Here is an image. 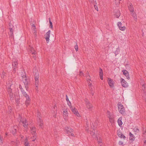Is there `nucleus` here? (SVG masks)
<instances>
[{
    "label": "nucleus",
    "mask_w": 146,
    "mask_h": 146,
    "mask_svg": "<svg viewBox=\"0 0 146 146\" xmlns=\"http://www.w3.org/2000/svg\"><path fill=\"white\" fill-rule=\"evenodd\" d=\"M122 120V117H119L118 119L117 123L121 127L122 124L123 123L121 121Z\"/></svg>",
    "instance_id": "obj_21"
},
{
    "label": "nucleus",
    "mask_w": 146,
    "mask_h": 146,
    "mask_svg": "<svg viewBox=\"0 0 146 146\" xmlns=\"http://www.w3.org/2000/svg\"><path fill=\"white\" fill-rule=\"evenodd\" d=\"M22 79H24L25 81L23 82L25 85H28L29 83V80L28 79V78L26 76V74L25 71L24 70L23 72H22V74H21Z\"/></svg>",
    "instance_id": "obj_3"
},
{
    "label": "nucleus",
    "mask_w": 146,
    "mask_h": 146,
    "mask_svg": "<svg viewBox=\"0 0 146 146\" xmlns=\"http://www.w3.org/2000/svg\"><path fill=\"white\" fill-rule=\"evenodd\" d=\"M26 89L27 90L28 89V85H25Z\"/></svg>",
    "instance_id": "obj_56"
},
{
    "label": "nucleus",
    "mask_w": 146,
    "mask_h": 146,
    "mask_svg": "<svg viewBox=\"0 0 146 146\" xmlns=\"http://www.w3.org/2000/svg\"><path fill=\"white\" fill-rule=\"evenodd\" d=\"M75 48L76 51L78 50V47L77 44H76V45L75 46Z\"/></svg>",
    "instance_id": "obj_46"
},
{
    "label": "nucleus",
    "mask_w": 146,
    "mask_h": 146,
    "mask_svg": "<svg viewBox=\"0 0 146 146\" xmlns=\"http://www.w3.org/2000/svg\"><path fill=\"white\" fill-rule=\"evenodd\" d=\"M68 112L67 109L65 110H64L63 111V114L65 116H67L68 115Z\"/></svg>",
    "instance_id": "obj_33"
},
{
    "label": "nucleus",
    "mask_w": 146,
    "mask_h": 146,
    "mask_svg": "<svg viewBox=\"0 0 146 146\" xmlns=\"http://www.w3.org/2000/svg\"><path fill=\"white\" fill-rule=\"evenodd\" d=\"M35 139H36V138H35V139L33 140H32V141H34L35 140Z\"/></svg>",
    "instance_id": "obj_64"
},
{
    "label": "nucleus",
    "mask_w": 146,
    "mask_h": 146,
    "mask_svg": "<svg viewBox=\"0 0 146 146\" xmlns=\"http://www.w3.org/2000/svg\"><path fill=\"white\" fill-rule=\"evenodd\" d=\"M86 77L87 79V80H91L90 79V76L89 75V73L88 72H87L86 73Z\"/></svg>",
    "instance_id": "obj_30"
},
{
    "label": "nucleus",
    "mask_w": 146,
    "mask_h": 146,
    "mask_svg": "<svg viewBox=\"0 0 146 146\" xmlns=\"http://www.w3.org/2000/svg\"><path fill=\"white\" fill-rule=\"evenodd\" d=\"M9 28H14V27L13 25L12 24H11L10 23H9Z\"/></svg>",
    "instance_id": "obj_47"
},
{
    "label": "nucleus",
    "mask_w": 146,
    "mask_h": 146,
    "mask_svg": "<svg viewBox=\"0 0 146 146\" xmlns=\"http://www.w3.org/2000/svg\"><path fill=\"white\" fill-rule=\"evenodd\" d=\"M7 92H8V94L9 95V96H10L11 97V98L13 97V93L12 92V89L8 90Z\"/></svg>",
    "instance_id": "obj_22"
},
{
    "label": "nucleus",
    "mask_w": 146,
    "mask_h": 146,
    "mask_svg": "<svg viewBox=\"0 0 146 146\" xmlns=\"http://www.w3.org/2000/svg\"><path fill=\"white\" fill-rule=\"evenodd\" d=\"M118 51H117V49L116 50L115 52V56H116L117 54H118Z\"/></svg>",
    "instance_id": "obj_52"
},
{
    "label": "nucleus",
    "mask_w": 146,
    "mask_h": 146,
    "mask_svg": "<svg viewBox=\"0 0 146 146\" xmlns=\"http://www.w3.org/2000/svg\"><path fill=\"white\" fill-rule=\"evenodd\" d=\"M12 68L13 71L15 73L18 69V60L16 59H13L12 62Z\"/></svg>",
    "instance_id": "obj_2"
},
{
    "label": "nucleus",
    "mask_w": 146,
    "mask_h": 146,
    "mask_svg": "<svg viewBox=\"0 0 146 146\" xmlns=\"http://www.w3.org/2000/svg\"><path fill=\"white\" fill-rule=\"evenodd\" d=\"M145 129H146L145 127H142V130L143 131V132H144Z\"/></svg>",
    "instance_id": "obj_54"
},
{
    "label": "nucleus",
    "mask_w": 146,
    "mask_h": 146,
    "mask_svg": "<svg viewBox=\"0 0 146 146\" xmlns=\"http://www.w3.org/2000/svg\"><path fill=\"white\" fill-rule=\"evenodd\" d=\"M103 74V70L101 68H99V75Z\"/></svg>",
    "instance_id": "obj_36"
},
{
    "label": "nucleus",
    "mask_w": 146,
    "mask_h": 146,
    "mask_svg": "<svg viewBox=\"0 0 146 146\" xmlns=\"http://www.w3.org/2000/svg\"><path fill=\"white\" fill-rule=\"evenodd\" d=\"M117 106L119 112L123 115L125 113V109L121 102H119L118 103Z\"/></svg>",
    "instance_id": "obj_4"
},
{
    "label": "nucleus",
    "mask_w": 146,
    "mask_h": 146,
    "mask_svg": "<svg viewBox=\"0 0 146 146\" xmlns=\"http://www.w3.org/2000/svg\"><path fill=\"white\" fill-rule=\"evenodd\" d=\"M34 78L35 79H38L39 76L38 71L37 70H35L33 72Z\"/></svg>",
    "instance_id": "obj_9"
},
{
    "label": "nucleus",
    "mask_w": 146,
    "mask_h": 146,
    "mask_svg": "<svg viewBox=\"0 0 146 146\" xmlns=\"http://www.w3.org/2000/svg\"><path fill=\"white\" fill-rule=\"evenodd\" d=\"M83 73L82 71H80V73H79V75L80 76H81L82 75H83Z\"/></svg>",
    "instance_id": "obj_53"
},
{
    "label": "nucleus",
    "mask_w": 146,
    "mask_h": 146,
    "mask_svg": "<svg viewBox=\"0 0 146 146\" xmlns=\"http://www.w3.org/2000/svg\"><path fill=\"white\" fill-rule=\"evenodd\" d=\"M117 134L118 137L121 138H123L124 139H125L126 137L125 136L118 130L117 131Z\"/></svg>",
    "instance_id": "obj_15"
},
{
    "label": "nucleus",
    "mask_w": 146,
    "mask_h": 146,
    "mask_svg": "<svg viewBox=\"0 0 146 146\" xmlns=\"http://www.w3.org/2000/svg\"><path fill=\"white\" fill-rule=\"evenodd\" d=\"M36 115L38 118H41V114L38 111H37L36 113Z\"/></svg>",
    "instance_id": "obj_29"
},
{
    "label": "nucleus",
    "mask_w": 146,
    "mask_h": 146,
    "mask_svg": "<svg viewBox=\"0 0 146 146\" xmlns=\"http://www.w3.org/2000/svg\"><path fill=\"white\" fill-rule=\"evenodd\" d=\"M3 137H1V135H0V140L1 141V143L3 144Z\"/></svg>",
    "instance_id": "obj_40"
},
{
    "label": "nucleus",
    "mask_w": 146,
    "mask_h": 146,
    "mask_svg": "<svg viewBox=\"0 0 146 146\" xmlns=\"http://www.w3.org/2000/svg\"><path fill=\"white\" fill-rule=\"evenodd\" d=\"M15 100L16 102V104H17V105H19L20 104V101H19L20 98H19V97L18 96H17V98H16Z\"/></svg>",
    "instance_id": "obj_27"
},
{
    "label": "nucleus",
    "mask_w": 146,
    "mask_h": 146,
    "mask_svg": "<svg viewBox=\"0 0 146 146\" xmlns=\"http://www.w3.org/2000/svg\"><path fill=\"white\" fill-rule=\"evenodd\" d=\"M71 133V136H72V137L74 136V134L73 133H72V132L71 133Z\"/></svg>",
    "instance_id": "obj_58"
},
{
    "label": "nucleus",
    "mask_w": 146,
    "mask_h": 146,
    "mask_svg": "<svg viewBox=\"0 0 146 146\" xmlns=\"http://www.w3.org/2000/svg\"><path fill=\"white\" fill-rule=\"evenodd\" d=\"M133 18H134V20L135 21H137V16L136 15V14H135V16H134Z\"/></svg>",
    "instance_id": "obj_38"
},
{
    "label": "nucleus",
    "mask_w": 146,
    "mask_h": 146,
    "mask_svg": "<svg viewBox=\"0 0 146 146\" xmlns=\"http://www.w3.org/2000/svg\"><path fill=\"white\" fill-rule=\"evenodd\" d=\"M19 88L21 90L22 94L24 96H25L26 98V100L25 101V104H26V106H27L30 104V99L29 98V95L27 94L26 92L24 91V90L22 88L21 84H19Z\"/></svg>",
    "instance_id": "obj_1"
},
{
    "label": "nucleus",
    "mask_w": 146,
    "mask_h": 146,
    "mask_svg": "<svg viewBox=\"0 0 146 146\" xmlns=\"http://www.w3.org/2000/svg\"><path fill=\"white\" fill-rule=\"evenodd\" d=\"M10 37L11 38H14L13 36V32L12 33H10Z\"/></svg>",
    "instance_id": "obj_37"
},
{
    "label": "nucleus",
    "mask_w": 146,
    "mask_h": 146,
    "mask_svg": "<svg viewBox=\"0 0 146 146\" xmlns=\"http://www.w3.org/2000/svg\"><path fill=\"white\" fill-rule=\"evenodd\" d=\"M49 21L50 23V28L52 29L53 27L52 23V22L51 21L50 19V18L49 19Z\"/></svg>",
    "instance_id": "obj_31"
},
{
    "label": "nucleus",
    "mask_w": 146,
    "mask_h": 146,
    "mask_svg": "<svg viewBox=\"0 0 146 146\" xmlns=\"http://www.w3.org/2000/svg\"><path fill=\"white\" fill-rule=\"evenodd\" d=\"M109 120L110 122L111 123H113L114 122V120L113 119V117H111V115H110V116H109Z\"/></svg>",
    "instance_id": "obj_24"
},
{
    "label": "nucleus",
    "mask_w": 146,
    "mask_h": 146,
    "mask_svg": "<svg viewBox=\"0 0 146 146\" xmlns=\"http://www.w3.org/2000/svg\"><path fill=\"white\" fill-rule=\"evenodd\" d=\"M121 25H122V23L121 22H119L118 23L117 26H118V27L119 28V27L121 26Z\"/></svg>",
    "instance_id": "obj_45"
},
{
    "label": "nucleus",
    "mask_w": 146,
    "mask_h": 146,
    "mask_svg": "<svg viewBox=\"0 0 146 146\" xmlns=\"http://www.w3.org/2000/svg\"><path fill=\"white\" fill-rule=\"evenodd\" d=\"M107 113L108 115H109V116H110V115H111V113L110 111H107Z\"/></svg>",
    "instance_id": "obj_55"
},
{
    "label": "nucleus",
    "mask_w": 146,
    "mask_h": 146,
    "mask_svg": "<svg viewBox=\"0 0 146 146\" xmlns=\"http://www.w3.org/2000/svg\"><path fill=\"white\" fill-rule=\"evenodd\" d=\"M142 134L143 138H146V129H145L144 132H143Z\"/></svg>",
    "instance_id": "obj_32"
},
{
    "label": "nucleus",
    "mask_w": 146,
    "mask_h": 146,
    "mask_svg": "<svg viewBox=\"0 0 146 146\" xmlns=\"http://www.w3.org/2000/svg\"><path fill=\"white\" fill-rule=\"evenodd\" d=\"M98 143H101L102 142H101V141H98Z\"/></svg>",
    "instance_id": "obj_63"
},
{
    "label": "nucleus",
    "mask_w": 146,
    "mask_h": 146,
    "mask_svg": "<svg viewBox=\"0 0 146 146\" xmlns=\"http://www.w3.org/2000/svg\"><path fill=\"white\" fill-rule=\"evenodd\" d=\"M38 119V122L39 124V125L40 126L41 128H42L43 126V121L42 120L41 118Z\"/></svg>",
    "instance_id": "obj_17"
},
{
    "label": "nucleus",
    "mask_w": 146,
    "mask_h": 146,
    "mask_svg": "<svg viewBox=\"0 0 146 146\" xmlns=\"http://www.w3.org/2000/svg\"><path fill=\"white\" fill-rule=\"evenodd\" d=\"M128 9L130 11L132 12L134 11V8L132 3H131L129 6H128Z\"/></svg>",
    "instance_id": "obj_20"
},
{
    "label": "nucleus",
    "mask_w": 146,
    "mask_h": 146,
    "mask_svg": "<svg viewBox=\"0 0 146 146\" xmlns=\"http://www.w3.org/2000/svg\"><path fill=\"white\" fill-rule=\"evenodd\" d=\"M108 82L109 86L111 87H112L114 86V83L113 80L111 78H108Z\"/></svg>",
    "instance_id": "obj_13"
},
{
    "label": "nucleus",
    "mask_w": 146,
    "mask_h": 146,
    "mask_svg": "<svg viewBox=\"0 0 146 146\" xmlns=\"http://www.w3.org/2000/svg\"><path fill=\"white\" fill-rule=\"evenodd\" d=\"M50 31L49 30L47 32L45 36V38L46 40V42L48 43L49 41V37H50Z\"/></svg>",
    "instance_id": "obj_7"
},
{
    "label": "nucleus",
    "mask_w": 146,
    "mask_h": 146,
    "mask_svg": "<svg viewBox=\"0 0 146 146\" xmlns=\"http://www.w3.org/2000/svg\"><path fill=\"white\" fill-rule=\"evenodd\" d=\"M35 84L36 86L35 89L36 90H37L38 89V86L39 85L38 79H35Z\"/></svg>",
    "instance_id": "obj_19"
},
{
    "label": "nucleus",
    "mask_w": 146,
    "mask_h": 146,
    "mask_svg": "<svg viewBox=\"0 0 146 146\" xmlns=\"http://www.w3.org/2000/svg\"><path fill=\"white\" fill-rule=\"evenodd\" d=\"M66 100L67 102H68V101H69V100L68 96L67 95H66Z\"/></svg>",
    "instance_id": "obj_50"
},
{
    "label": "nucleus",
    "mask_w": 146,
    "mask_h": 146,
    "mask_svg": "<svg viewBox=\"0 0 146 146\" xmlns=\"http://www.w3.org/2000/svg\"><path fill=\"white\" fill-rule=\"evenodd\" d=\"M129 135L130 136L129 139L130 141H131V143H132L133 141L135 140V137L134 135L131 132L129 133Z\"/></svg>",
    "instance_id": "obj_16"
},
{
    "label": "nucleus",
    "mask_w": 146,
    "mask_h": 146,
    "mask_svg": "<svg viewBox=\"0 0 146 146\" xmlns=\"http://www.w3.org/2000/svg\"><path fill=\"white\" fill-rule=\"evenodd\" d=\"M95 2L96 4H95V3H94V8H95V9H96V10H97V11H98V6L97 5H96V1H95Z\"/></svg>",
    "instance_id": "obj_35"
},
{
    "label": "nucleus",
    "mask_w": 146,
    "mask_h": 146,
    "mask_svg": "<svg viewBox=\"0 0 146 146\" xmlns=\"http://www.w3.org/2000/svg\"><path fill=\"white\" fill-rule=\"evenodd\" d=\"M91 94H92V96H93L94 94V93H93V92H91Z\"/></svg>",
    "instance_id": "obj_62"
},
{
    "label": "nucleus",
    "mask_w": 146,
    "mask_h": 146,
    "mask_svg": "<svg viewBox=\"0 0 146 146\" xmlns=\"http://www.w3.org/2000/svg\"><path fill=\"white\" fill-rule=\"evenodd\" d=\"M142 87H144V88H145V85L144 84H143V85H142Z\"/></svg>",
    "instance_id": "obj_61"
},
{
    "label": "nucleus",
    "mask_w": 146,
    "mask_h": 146,
    "mask_svg": "<svg viewBox=\"0 0 146 146\" xmlns=\"http://www.w3.org/2000/svg\"><path fill=\"white\" fill-rule=\"evenodd\" d=\"M23 124V126L24 127L26 128H28V124L27 123V120L25 119V120H23L22 122Z\"/></svg>",
    "instance_id": "obj_18"
},
{
    "label": "nucleus",
    "mask_w": 146,
    "mask_h": 146,
    "mask_svg": "<svg viewBox=\"0 0 146 146\" xmlns=\"http://www.w3.org/2000/svg\"><path fill=\"white\" fill-rule=\"evenodd\" d=\"M9 29L10 30V33H12V32H13V31L14 30V28H9Z\"/></svg>",
    "instance_id": "obj_43"
},
{
    "label": "nucleus",
    "mask_w": 146,
    "mask_h": 146,
    "mask_svg": "<svg viewBox=\"0 0 146 146\" xmlns=\"http://www.w3.org/2000/svg\"><path fill=\"white\" fill-rule=\"evenodd\" d=\"M99 76H100V79L102 80H103V74L99 75Z\"/></svg>",
    "instance_id": "obj_49"
},
{
    "label": "nucleus",
    "mask_w": 146,
    "mask_h": 146,
    "mask_svg": "<svg viewBox=\"0 0 146 146\" xmlns=\"http://www.w3.org/2000/svg\"><path fill=\"white\" fill-rule=\"evenodd\" d=\"M33 31L35 33H36V31L35 29H34Z\"/></svg>",
    "instance_id": "obj_59"
},
{
    "label": "nucleus",
    "mask_w": 146,
    "mask_h": 146,
    "mask_svg": "<svg viewBox=\"0 0 146 146\" xmlns=\"http://www.w3.org/2000/svg\"><path fill=\"white\" fill-rule=\"evenodd\" d=\"M98 121H96L95 122L94 125H93V127L92 128L93 129V130L92 131H90V134L92 135H94L95 134V129L96 128V126L98 125L97 123Z\"/></svg>",
    "instance_id": "obj_8"
},
{
    "label": "nucleus",
    "mask_w": 146,
    "mask_h": 146,
    "mask_svg": "<svg viewBox=\"0 0 146 146\" xmlns=\"http://www.w3.org/2000/svg\"><path fill=\"white\" fill-rule=\"evenodd\" d=\"M122 72L123 73V74L125 75V76L126 77V78L127 79L129 80L130 79V77L129 73L128 71L126 70H122Z\"/></svg>",
    "instance_id": "obj_11"
},
{
    "label": "nucleus",
    "mask_w": 146,
    "mask_h": 146,
    "mask_svg": "<svg viewBox=\"0 0 146 146\" xmlns=\"http://www.w3.org/2000/svg\"><path fill=\"white\" fill-rule=\"evenodd\" d=\"M29 47H30V52L32 53V54H35V50H34V49L32 47H31L30 46H29Z\"/></svg>",
    "instance_id": "obj_25"
},
{
    "label": "nucleus",
    "mask_w": 146,
    "mask_h": 146,
    "mask_svg": "<svg viewBox=\"0 0 146 146\" xmlns=\"http://www.w3.org/2000/svg\"><path fill=\"white\" fill-rule=\"evenodd\" d=\"M66 133L69 135H70V133L73 132V129L70 127H67V128L65 129Z\"/></svg>",
    "instance_id": "obj_12"
},
{
    "label": "nucleus",
    "mask_w": 146,
    "mask_h": 146,
    "mask_svg": "<svg viewBox=\"0 0 146 146\" xmlns=\"http://www.w3.org/2000/svg\"><path fill=\"white\" fill-rule=\"evenodd\" d=\"M133 131L135 132V134H136V133H138L139 131V130L137 127H135L133 129Z\"/></svg>",
    "instance_id": "obj_26"
},
{
    "label": "nucleus",
    "mask_w": 146,
    "mask_h": 146,
    "mask_svg": "<svg viewBox=\"0 0 146 146\" xmlns=\"http://www.w3.org/2000/svg\"><path fill=\"white\" fill-rule=\"evenodd\" d=\"M32 26L33 27H35V28H34V29H36V27H35V25L33 24V25H32Z\"/></svg>",
    "instance_id": "obj_60"
},
{
    "label": "nucleus",
    "mask_w": 146,
    "mask_h": 146,
    "mask_svg": "<svg viewBox=\"0 0 146 146\" xmlns=\"http://www.w3.org/2000/svg\"><path fill=\"white\" fill-rule=\"evenodd\" d=\"M131 15L133 17L134 16H135V14H136L134 12V11L133 12H131Z\"/></svg>",
    "instance_id": "obj_48"
},
{
    "label": "nucleus",
    "mask_w": 146,
    "mask_h": 146,
    "mask_svg": "<svg viewBox=\"0 0 146 146\" xmlns=\"http://www.w3.org/2000/svg\"><path fill=\"white\" fill-rule=\"evenodd\" d=\"M121 83L123 87L127 88L128 86V84L123 79L121 78Z\"/></svg>",
    "instance_id": "obj_10"
},
{
    "label": "nucleus",
    "mask_w": 146,
    "mask_h": 146,
    "mask_svg": "<svg viewBox=\"0 0 146 146\" xmlns=\"http://www.w3.org/2000/svg\"><path fill=\"white\" fill-rule=\"evenodd\" d=\"M70 109L72 112L78 117H80V115L79 113L77 110L75 108H73L71 105H70Z\"/></svg>",
    "instance_id": "obj_6"
},
{
    "label": "nucleus",
    "mask_w": 146,
    "mask_h": 146,
    "mask_svg": "<svg viewBox=\"0 0 146 146\" xmlns=\"http://www.w3.org/2000/svg\"><path fill=\"white\" fill-rule=\"evenodd\" d=\"M118 144H119V145L123 146V145H124L123 144V143L122 141H119V142Z\"/></svg>",
    "instance_id": "obj_41"
},
{
    "label": "nucleus",
    "mask_w": 146,
    "mask_h": 146,
    "mask_svg": "<svg viewBox=\"0 0 146 146\" xmlns=\"http://www.w3.org/2000/svg\"><path fill=\"white\" fill-rule=\"evenodd\" d=\"M68 104L70 108V105H71V102L69 101H68Z\"/></svg>",
    "instance_id": "obj_51"
},
{
    "label": "nucleus",
    "mask_w": 146,
    "mask_h": 146,
    "mask_svg": "<svg viewBox=\"0 0 146 146\" xmlns=\"http://www.w3.org/2000/svg\"><path fill=\"white\" fill-rule=\"evenodd\" d=\"M125 28H126L124 26H123V27L121 26V27H119V29L121 31L124 30L125 29Z\"/></svg>",
    "instance_id": "obj_34"
},
{
    "label": "nucleus",
    "mask_w": 146,
    "mask_h": 146,
    "mask_svg": "<svg viewBox=\"0 0 146 146\" xmlns=\"http://www.w3.org/2000/svg\"><path fill=\"white\" fill-rule=\"evenodd\" d=\"M86 105V108L88 109H91L92 108V104L88 100L87 98H86L85 100Z\"/></svg>",
    "instance_id": "obj_5"
},
{
    "label": "nucleus",
    "mask_w": 146,
    "mask_h": 146,
    "mask_svg": "<svg viewBox=\"0 0 146 146\" xmlns=\"http://www.w3.org/2000/svg\"><path fill=\"white\" fill-rule=\"evenodd\" d=\"M114 12L115 13L114 15L116 16V17L119 18L120 15L119 11L117 9H115L114 11Z\"/></svg>",
    "instance_id": "obj_14"
},
{
    "label": "nucleus",
    "mask_w": 146,
    "mask_h": 146,
    "mask_svg": "<svg viewBox=\"0 0 146 146\" xmlns=\"http://www.w3.org/2000/svg\"><path fill=\"white\" fill-rule=\"evenodd\" d=\"M30 129L33 133L35 134L36 133V129L35 127H30Z\"/></svg>",
    "instance_id": "obj_28"
},
{
    "label": "nucleus",
    "mask_w": 146,
    "mask_h": 146,
    "mask_svg": "<svg viewBox=\"0 0 146 146\" xmlns=\"http://www.w3.org/2000/svg\"><path fill=\"white\" fill-rule=\"evenodd\" d=\"M12 84H11V83H9L8 84V87H7V90H9V89H11V86L12 85Z\"/></svg>",
    "instance_id": "obj_39"
},
{
    "label": "nucleus",
    "mask_w": 146,
    "mask_h": 146,
    "mask_svg": "<svg viewBox=\"0 0 146 146\" xmlns=\"http://www.w3.org/2000/svg\"><path fill=\"white\" fill-rule=\"evenodd\" d=\"M24 145L25 146H29V143L28 142V139L27 138H26L24 140Z\"/></svg>",
    "instance_id": "obj_23"
},
{
    "label": "nucleus",
    "mask_w": 146,
    "mask_h": 146,
    "mask_svg": "<svg viewBox=\"0 0 146 146\" xmlns=\"http://www.w3.org/2000/svg\"><path fill=\"white\" fill-rule=\"evenodd\" d=\"M19 117L20 121L22 122L23 121V120L22 117V116L20 115L19 114Z\"/></svg>",
    "instance_id": "obj_42"
},
{
    "label": "nucleus",
    "mask_w": 146,
    "mask_h": 146,
    "mask_svg": "<svg viewBox=\"0 0 146 146\" xmlns=\"http://www.w3.org/2000/svg\"><path fill=\"white\" fill-rule=\"evenodd\" d=\"M143 139H144V144L146 145V138H143Z\"/></svg>",
    "instance_id": "obj_57"
},
{
    "label": "nucleus",
    "mask_w": 146,
    "mask_h": 146,
    "mask_svg": "<svg viewBox=\"0 0 146 146\" xmlns=\"http://www.w3.org/2000/svg\"><path fill=\"white\" fill-rule=\"evenodd\" d=\"M17 130L16 129H15L14 130L12 131V133L13 134L15 135L16 133Z\"/></svg>",
    "instance_id": "obj_44"
}]
</instances>
